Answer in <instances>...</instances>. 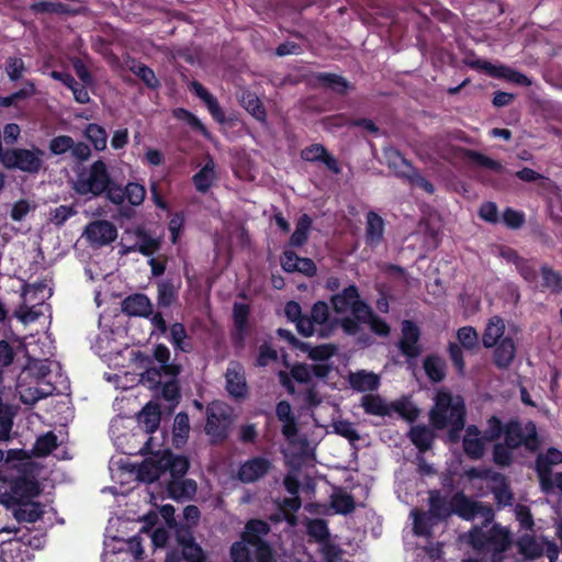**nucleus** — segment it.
Here are the masks:
<instances>
[{
  "instance_id": "f257e3e1",
  "label": "nucleus",
  "mask_w": 562,
  "mask_h": 562,
  "mask_svg": "<svg viewBox=\"0 0 562 562\" xmlns=\"http://www.w3.org/2000/svg\"><path fill=\"white\" fill-rule=\"evenodd\" d=\"M52 295L53 289L45 281L37 282V300L42 301L37 302V325L45 329L43 336L37 338L42 356L37 357V402L55 394H65L70 387L69 379L63 372L60 363L52 359L56 350L55 340L48 331L52 307L44 302Z\"/></svg>"
},
{
  "instance_id": "f03ea898",
  "label": "nucleus",
  "mask_w": 562,
  "mask_h": 562,
  "mask_svg": "<svg viewBox=\"0 0 562 562\" xmlns=\"http://www.w3.org/2000/svg\"><path fill=\"white\" fill-rule=\"evenodd\" d=\"M271 531L270 525L262 519H249L240 540L229 548L231 562H274L277 552L266 537Z\"/></svg>"
},
{
  "instance_id": "7ed1b4c3",
  "label": "nucleus",
  "mask_w": 562,
  "mask_h": 562,
  "mask_svg": "<svg viewBox=\"0 0 562 562\" xmlns=\"http://www.w3.org/2000/svg\"><path fill=\"white\" fill-rule=\"evenodd\" d=\"M434 406L429 412V422L434 429L443 430L448 426L447 438L457 443L461 438V431L465 427L467 408L462 396H453L445 389L437 391Z\"/></svg>"
},
{
  "instance_id": "20e7f679",
  "label": "nucleus",
  "mask_w": 562,
  "mask_h": 562,
  "mask_svg": "<svg viewBox=\"0 0 562 562\" xmlns=\"http://www.w3.org/2000/svg\"><path fill=\"white\" fill-rule=\"evenodd\" d=\"M468 544L479 554L490 553L486 562H504L513 539L509 530L499 524H494L488 530L473 526L468 532Z\"/></svg>"
},
{
  "instance_id": "39448f33",
  "label": "nucleus",
  "mask_w": 562,
  "mask_h": 562,
  "mask_svg": "<svg viewBox=\"0 0 562 562\" xmlns=\"http://www.w3.org/2000/svg\"><path fill=\"white\" fill-rule=\"evenodd\" d=\"M35 482L22 476L11 485L9 499L18 505L15 517L19 520L35 521Z\"/></svg>"
},
{
  "instance_id": "423d86ee",
  "label": "nucleus",
  "mask_w": 562,
  "mask_h": 562,
  "mask_svg": "<svg viewBox=\"0 0 562 562\" xmlns=\"http://www.w3.org/2000/svg\"><path fill=\"white\" fill-rule=\"evenodd\" d=\"M231 425V408L227 405L215 401L206 406L204 430L212 443L224 442L228 437Z\"/></svg>"
},
{
  "instance_id": "0eeeda50",
  "label": "nucleus",
  "mask_w": 562,
  "mask_h": 562,
  "mask_svg": "<svg viewBox=\"0 0 562 562\" xmlns=\"http://www.w3.org/2000/svg\"><path fill=\"white\" fill-rule=\"evenodd\" d=\"M111 181L105 162L98 159L90 166L88 175L80 173L78 176L75 190L81 195H100L104 193Z\"/></svg>"
},
{
  "instance_id": "6e6552de",
  "label": "nucleus",
  "mask_w": 562,
  "mask_h": 562,
  "mask_svg": "<svg viewBox=\"0 0 562 562\" xmlns=\"http://www.w3.org/2000/svg\"><path fill=\"white\" fill-rule=\"evenodd\" d=\"M330 304L336 314L350 312L358 319H363V316H369L371 313V307L361 300L356 284H350L340 293L331 295Z\"/></svg>"
},
{
  "instance_id": "1a4fd4ad",
  "label": "nucleus",
  "mask_w": 562,
  "mask_h": 562,
  "mask_svg": "<svg viewBox=\"0 0 562 562\" xmlns=\"http://www.w3.org/2000/svg\"><path fill=\"white\" fill-rule=\"evenodd\" d=\"M505 443L512 449H518L524 446L530 451H535L539 446L536 424L528 422L525 428L519 420L512 419L505 424L504 428Z\"/></svg>"
},
{
  "instance_id": "9d476101",
  "label": "nucleus",
  "mask_w": 562,
  "mask_h": 562,
  "mask_svg": "<svg viewBox=\"0 0 562 562\" xmlns=\"http://www.w3.org/2000/svg\"><path fill=\"white\" fill-rule=\"evenodd\" d=\"M562 463V451L551 447L543 454H539L536 458L535 470L539 477V483L541 491L546 494H549L553 490V480H552V465H558Z\"/></svg>"
},
{
  "instance_id": "9b49d317",
  "label": "nucleus",
  "mask_w": 562,
  "mask_h": 562,
  "mask_svg": "<svg viewBox=\"0 0 562 562\" xmlns=\"http://www.w3.org/2000/svg\"><path fill=\"white\" fill-rule=\"evenodd\" d=\"M469 66L472 69L483 70L488 76L494 77V78L506 79L508 81H512L514 83L521 85V86L530 85V80L526 75H524L522 72H519L517 70H514L507 66H503V65L495 66V65L491 64L490 61L483 60V59L472 60L469 63Z\"/></svg>"
},
{
  "instance_id": "f8f14e48",
  "label": "nucleus",
  "mask_w": 562,
  "mask_h": 562,
  "mask_svg": "<svg viewBox=\"0 0 562 562\" xmlns=\"http://www.w3.org/2000/svg\"><path fill=\"white\" fill-rule=\"evenodd\" d=\"M272 463L265 457H254L239 465L237 479L245 484H250L265 477L271 470Z\"/></svg>"
},
{
  "instance_id": "ddd939ff",
  "label": "nucleus",
  "mask_w": 562,
  "mask_h": 562,
  "mask_svg": "<svg viewBox=\"0 0 562 562\" xmlns=\"http://www.w3.org/2000/svg\"><path fill=\"white\" fill-rule=\"evenodd\" d=\"M134 234L137 240L131 246L122 245V255L139 252L145 257H151L161 248V240L153 237L145 227L137 226Z\"/></svg>"
},
{
  "instance_id": "4468645a",
  "label": "nucleus",
  "mask_w": 562,
  "mask_h": 562,
  "mask_svg": "<svg viewBox=\"0 0 562 562\" xmlns=\"http://www.w3.org/2000/svg\"><path fill=\"white\" fill-rule=\"evenodd\" d=\"M85 236L91 245L104 246L116 239L117 229L111 222L106 220H98L86 226Z\"/></svg>"
},
{
  "instance_id": "2eb2a0df",
  "label": "nucleus",
  "mask_w": 562,
  "mask_h": 562,
  "mask_svg": "<svg viewBox=\"0 0 562 562\" xmlns=\"http://www.w3.org/2000/svg\"><path fill=\"white\" fill-rule=\"evenodd\" d=\"M226 391L235 400H244L248 395V385L243 366L232 361L225 373Z\"/></svg>"
},
{
  "instance_id": "dca6fc26",
  "label": "nucleus",
  "mask_w": 562,
  "mask_h": 562,
  "mask_svg": "<svg viewBox=\"0 0 562 562\" xmlns=\"http://www.w3.org/2000/svg\"><path fill=\"white\" fill-rule=\"evenodd\" d=\"M419 338V327L413 321H404L402 324V338L398 341L402 355L408 359L419 357L423 351L422 346L418 344Z\"/></svg>"
},
{
  "instance_id": "f3484780",
  "label": "nucleus",
  "mask_w": 562,
  "mask_h": 562,
  "mask_svg": "<svg viewBox=\"0 0 562 562\" xmlns=\"http://www.w3.org/2000/svg\"><path fill=\"white\" fill-rule=\"evenodd\" d=\"M487 441L476 425H469L462 439L465 456L471 460H480L484 457Z\"/></svg>"
},
{
  "instance_id": "a211bd4d",
  "label": "nucleus",
  "mask_w": 562,
  "mask_h": 562,
  "mask_svg": "<svg viewBox=\"0 0 562 562\" xmlns=\"http://www.w3.org/2000/svg\"><path fill=\"white\" fill-rule=\"evenodd\" d=\"M301 158L307 162H323L326 168L335 175H339L341 172V167L338 160L330 155L322 144H312L302 149Z\"/></svg>"
},
{
  "instance_id": "6ab92c4d",
  "label": "nucleus",
  "mask_w": 562,
  "mask_h": 562,
  "mask_svg": "<svg viewBox=\"0 0 562 562\" xmlns=\"http://www.w3.org/2000/svg\"><path fill=\"white\" fill-rule=\"evenodd\" d=\"M383 158L389 169H391L397 178L404 181H406L415 170L413 164L393 146L385 147L383 149Z\"/></svg>"
},
{
  "instance_id": "aec40b11",
  "label": "nucleus",
  "mask_w": 562,
  "mask_h": 562,
  "mask_svg": "<svg viewBox=\"0 0 562 562\" xmlns=\"http://www.w3.org/2000/svg\"><path fill=\"white\" fill-rule=\"evenodd\" d=\"M192 89H193L195 95L199 97L204 102L212 119L215 122L223 125V124L234 121L233 117H229V119L226 117L216 97H214L211 92H209L202 83H200L198 81H193Z\"/></svg>"
},
{
  "instance_id": "412c9836",
  "label": "nucleus",
  "mask_w": 562,
  "mask_h": 562,
  "mask_svg": "<svg viewBox=\"0 0 562 562\" xmlns=\"http://www.w3.org/2000/svg\"><path fill=\"white\" fill-rule=\"evenodd\" d=\"M122 312L128 316L147 318L153 314V304L146 294L135 293L123 300Z\"/></svg>"
},
{
  "instance_id": "4be33fe9",
  "label": "nucleus",
  "mask_w": 562,
  "mask_h": 562,
  "mask_svg": "<svg viewBox=\"0 0 562 562\" xmlns=\"http://www.w3.org/2000/svg\"><path fill=\"white\" fill-rule=\"evenodd\" d=\"M493 364L499 370L508 369L516 357V345L512 337L502 338L494 347Z\"/></svg>"
},
{
  "instance_id": "5701e85b",
  "label": "nucleus",
  "mask_w": 562,
  "mask_h": 562,
  "mask_svg": "<svg viewBox=\"0 0 562 562\" xmlns=\"http://www.w3.org/2000/svg\"><path fill=\"white\" fill-rule=\"evenodd\" d=\"M313 78L318 87L329 89L338 95H346L355 88L345 77L333 72H316Z\"/></svg>"
},
{
  "instance_id": "b1692460",
  "label": "nucleus",
  "mask_w": 562,
  "mask_h": 562,
  "mask_svg": "<svg viewBox=\"0 0 562 562\" xmlns=\"http://www.w3.org/2000/svg\"><path fill=\"white\" fill-rule=\"evenodd\" d=\"M250 307L245 303H234L233 306V319L236 333L233 335V342L235 347H243L245 336L248 329V317Z\"/></svg>"
},
{
  "instance_id": "393cba45",
  "label": "nucleus",
  "mask_w": 562,
  "mask_h": 562,
  "mask_svg": "<svg viewBox=\"0 0 562 562\" xmlns=\"http://www.w3.org/2000/svg\"><path fill=\"white\" fill-rule=\"evenodd\" d=\"M42 493V483L37 480V535L41 531H46L47 528L53 527L57 521V512L50 505V499L47 497L45 502L38 499Z\"/></svg>"
},
{
  "instance_id": "a878e982",
  "label": "nucleus",
  "mask_w": 562,
  "mask_h": 562,
  "mask_svg": "<svg viewBox=\"0 0 562 562\" xmlns=\"http://www.w3.org/2000/svg\"><path fill=\"white\" fill-rule=\"evenodd\" d=\"M384 220L374 211L367 213V224L364 239L370 247H376L383 240Z\"/></svg>"
},
{
  "instance_id": "bb28decb",
  "label": "nucleus",
  "mask_w": 562,
  "mask_h": 562,
  "mask_svg": "<svg viewBox=\"0 0 562 562\" xmlns=\"http://www.w3.org/2000/svg\"><path fill=\"white\" fill-rule=\"evenodd\" d=\"M196 490V482L192 479H175L167 483L168 495L175 501L191 499Z\"/></svg>"
},
{
  "instance_id": "cd10ccee",
  "label": "nucleus",
  "mask_w": 562,
  "mask_h": 562,
  "mask_svg": "<svg viewBox=\"0 0 562 562\" xmlns=\"http://www.w3.org/2000/svg\"><path fill=\"white\" fill-rule=\"evenodd\" d=\"M479 501L470 499L463 492H457L451 497L452 514L467 521L474 520Z\"/></svg>"
},
{
  "instance_id": "c85d7f7f",
  "label": "nucleus",
  "mask_w": 562,
  "mask_h": 562,
  "mask_svg": "<svg viewBox=\"0 0 562 562\" xmlns=\"http://www.w3.org/2000/svg\"><path fill=\"white\" fill-rule=\"evenodd\" d=\"M180 282L172 279H164L157 282V305L160 308H169L178 302Z\"/></svg>"
},
{
  "instance_id": "c756f323",
  "label": "nucleus",
  "mask_w": 562,
  "mask_h": 562,
  "mask_svg": "<svg viewBox=\"0 0 562 562\" xmlns=\"http://www.w3.org/2000/svg\"><path fill=\"white\" fill-rule=\"evenodd\" d=\"M428 514L438 521L448 519L452 515L451 499L448 501L438 490L430 491Z\"/></svg>"
},
{
  "instance_id": "7c9ffc66",
  "label": "nucleus",
  "mask_w": 562,
  "mask_h": 562,
  "mask_svg": "<svg viewBox=\"0 0 562 562\" xmlns=\"http://www.w3.org/2000/svg\"><path fill=\"white\" fill-rule=\"evenodd\" d=\"M5 168H18L24 171H32L35 167V155L26 149H13L7 151L4 158Z\"/></svg>"
},
{
  "instance_id": "2f4dec72",
  "label": "nucleus",
  "mask_w": 562,
  "mask_h": 562,
  "mask_svg": "<svg viewBox=\"0 0 562 562\" xmlns=\"http://www.w3.org/2000/svg\"><path fill=\"white\" fill-rule=\"evenodd\" d=\"M408 437L420 452H427L431 449L436 435L428 426L416 425L411 428Z\"/></svg>"
},
{
  "instance_id": "473e14b6",
  "label": "nucleus",
  "mask_w": 562,
  "mask_h": 562,
  "mask_svg": "<svg viewBox=\"0 0 562 562\" xmlns=\"http://www.w3.org/2000/svg\"><path fill=\"white\" fill-rule=\"evenodd\" d=\"M504 334V319L499 316H493L492 318H490L482 336V344L484 348H493L502 338L505 337Z\"/></svg>"
},
{
  "instance_id": "72a5a7b5",
  "label": "nucleus",
  "mask_w": 562,
  "mask_h": 562,
  "mask_svg": "<svg viewBox=\"0 0 562 562\" xmlns=\"http://www.w3.org/2000/svg\"><path fill=\"white\" fill-rule=\"evenodd\" d=\"M459 154L462 158L480 167L490 169L496 173H501L504 170V166L493 158L470 148H459Z\"/></svg>"
},
{
  "instance_id": "f704fd0d",
  "label": "nucleus",
  "mask_w": 562,
  "mask_h": 562,
  "mask_svg": "<svg viewBox=\"0 0 562 562\" xmlns=\"http://www.w3.org/2000/svg\"><path fill=\"white\" fill-rule=\"evenodd\" d=\"M164 471L170 473L171 480L183 477L190 467V462L187 457L176 456L171 452H167L162 456Z\"/></svg>"
},
{
  "instance_id": "c9c22d12",
  "label": "nucleus",
  "mask_w": 562,
  "mask_h": 562,
  "mask_svg": "<svg viewBox=\"0 0 562 562\" xmlns=\"http://www.w3.org/2000/svg\"><path fill=\"white\" fill-rule=\"evenodd\" d=\"M169 340L175 350L189 353L193 350L191 338L182 323H173L169 328Z\"/></svg>"
},
{
  "instance_id": "e433bc0d",
  "label": "nucleus",
  "mask_w": 562,
  "mask_h": 562,
  "mask_svg": "<svg viewBox=\"0 0 562 562\" xmlns=\"http://www.w3.org/2000/svg\"><path fill=\"white\" fill-rule=\"evenodd\" d=\"M161 419L160 408L157 404L147 403L138 414V423L143 425L147 434H154Z\"/></svg>"
},
{
  "instance_id": "4c0bfd02",
  "label": "nucleus",
  "mask_w": 562,
  "mask_h": 562,
  "mask_svg": "<svg viewBox=\"0 0 562 562\" xmlns=\"http://www.w3.org/2000/svg\"><path fill=\"white\" fill-rule=\"evenodd\" d=\"M349 383L358 392L375 391L380 385V378L372 372L358 371L350 374Z\"/></svg>"
},
{
  "instance_id": "58836bf2",
  "label": "nucleus",
  "mask_w": 562,
  "mask_h": 562,
  "mask_svg": "<svg viewBox=\"0 0 562 562\" xmlns=\"http://www.w3.org/2000/svg\"><path fill=\"white\" fill-rule=\"evenodd\" d=\"M447 364L445 360L437 355H429L424 360V370L431 382L439 383L446 378Z\"/></svg>"
},
{
  "instance_id": "ea45409f",
  "label": "nucleus",
  "mask_w": 562,
  "mask_h": 562,
  "mask_svg": "<svg viewBox=\"0 0 562 562\" xmlns=\"http://www.w3.org/2000/svg\"><path fill=\"white\" fill-rule=\"evenodd\" d=\"M162 457L159 459H145L137 471L140 481L151 483L160 477L164 473Z\"/></svg>"
},
{
  "instance_id": "a19ab883",
  "label": "nucleus",
  "mask_w": 562,
  "mask_h": 562,
  "mask_svg": "<svg viewBox=\"0 0 562 562\" xmlns=\"http://www.w3.org/2000/svg\"><path fill=\"white\" fill-rule=\"evenodd\" d=\"M127 67L146 87L150 89H157L159 87V80L156 78L154 70L147 65L133 58L127 61Z\"/></svg>"
},
{
  "instance_id": "79ce46f5",
  "label": "nucleus",
  "mask_w": 562,
  "mask_h": 562,
  "mask_svg": "<svg viewBox=\"0 0 562 562\" xmlns=\"http://www.w3.org/2000/svg\"><path fill=\"white\" fill-rule=\"evenodd\" d=\"M541 288L549 290L553 294L562 292V274L548 265L540 267Z\"/></svg>"
},
{
  "instance_id": "37998d69",
  "label": "nucleus",
  "mask_w": 562,
  "mask_h": 562,
  "mask_svg": "<svg viewBox=\"0 0 562 562\" xmlns=\"http://www.w3.org/2000/svg\"><path fill=\"white\" fill-rule=\"evenodd\" d=\"M361 406L369 415L390 416V405L378 394H367L361 398Z\"/></svg>"
},
{
  "instance_id": "c03bdc74",
  "label": "nucleus",
  "mask_w": 562,
  "mask_h": 562,
  "mask_svg": "<svg viewBox=\"0 0 562 562\" xmlns=\"http://www.w3.org/2000/svg\"><path fill=\"white\" fill-rule=\"evenodd\" d=\"M244 109L257 121L266 122L267 112L260 99L250 91H245L241 95Z\"/></svg>"
},
{
  "instance_id": "a18cd8bd",
  "label": "nucleus",
  "mask_w": 562,
  "mask_h": 562,
  "mask_svg": "<svg viewBox=\"0 0 562 562\" xmlns=\"http://www.w3.org/2000/svg\"><path fill=\"white\" fill-rule=\"evenodd\" d=\"M518 551L527 559L535 560L543 554V547L533 536L522 535L517 541Z\"/></svg>"
},
{
  "instance_id": "49530a36",
  "label": "nucleus",
  "mask_w": 562,
  "mask_h": 562,
  "mask_svg": "<svg viewBox=\"0 0 562 562\" xmlns=\"http://www.w3.org/2000/svg\"><path fill=\"white\" fill-rule=\"evenodd\" d=\"M58 447V438L54 431H47L37 436V477L41 475L38 459L49 456Z\"/></svg>"
},
{
  "instance_id": "de8ad7c7",
  "label": "nucleus",
  "mask_w": 562,
  "mask_h": 562,
  "mask_svg": "<svg viewBox=\"0 0 562 562\" xmlns=\"http://www.w3.org/2000/svg\"><path fill=\"white\" fill-rule=\"evenodd\" d=\"M300 351L307 353V357L313 361H327L336 355L337 346L334 344L312 346L306 342V347H301Z\"/></svg>"
},
{
  "instance_id": "09e8293b",
  "label": "nucleus",
  "mask_w": 562,
  "mask_h": 562,
  "mask_svg": "<svg viewBox=\"0 0 562 562\" xmlns=\"http://www.w3.org/2000/svg\"><path fill=\"white\" fill-rule=\"evenodd\" d=\"M190 431L189 416L184 412L176 415L173 420L172 434L173 442L177 447L187 442Z\"/></svg>"
},
{
  "instance_id": "8fccbe9b",
  "label": "nucleus",
  "mask_w": 562,
  "mask_h": 562,
  "mask_svg": "<svg viewBox=\"0 0 562 562\" xmlns=\"http://www.w3.org/2000/svg\"><path fill=\"white\" fill-rule=\"evenodd\" d=\"M214 180L213 162L205 164L193 177L192 181L196 191L206 193Z\"/></svg>"
},
{
  "instance_id": "3c124183",
  "label": "nucleus",
  "mask_w": 562,
  "mask_h": 562,
  "mask_svg": "<svg viewBox=\"0 0 562 562\" xmlns=\"http://www.w3.org/2000/svg\"><path fill=\"white\" fill-rule=\"evenodd\" d=\"M391 411L397 413L408 423L415 422L419 416V409L406 397L392 402L390 404V412Z\"/></svg>"
},
{
  "instance_id": "603ef678",
  "label": "nucleus",
  "mask_w": 562,
  "mask_h": 562,
  "mask_svg": "<svg viewBox=\"0 0 562 562\" xmlns=\"http://www.w3.org/2000/svg\"><path fill=\"white\" fill-rule=\"evenodd\" d=\"M307 535L318 543L327 542L330 538L328 524L323 518H314L307 521Z\"/></svg>"
},
{
  "instance_id": "864d4df0",
  "label": "nucleus",
  "mask_w": 562,
  "mask_h": 562,
  "mask_svg": "<svg viewBox=\"0 0 562 562\" xmlns=\"http://www.w3.org/2000/svg\"><path fill=\"white\" fill-rule=\"evenodd\" d=\"M515 267L520 277L528 283H535L538 280V269L535 259L515 257Z\"/></svg>"
},
{
  "instance_id": "5fc2aeb1",
  "label": "nucleus",
  "mask_w": 562,
  "mask_h": 562,
  "mask_svg": "<svg viewBox=\"0 0 562 562\" xmlns=\"http://www.w3.org/2000/svg\"><path fill=\"white\" fill-rule=\"evenodd\" d=\"M37 13H54L58 15H76L79 13L78 9L72 8L70 4L63 2L52 1H37Z\"/></svg>"
},
{
  "instance_id": "6e6d98bb",
  "label": "nucleus",
  "mask_w": 562,
  "mask_h": 562,
  "mask_svg": "<svg viewBox=\"0 0 562 562\" xmlns=\"http://www.w3.org/2000/svg\"><path fill=\"white\" fill-rule=\"evenodd\" d=\"M457 339L460 347L468 351H475L479 348V335L474 327L463 326L457 331Z\"/></svg>"
},
{
  "instance_id": "4d7b16f0",
  "label": "nucleus",
  "mask_w": 562,
  "mask_h": 562,
  "mask_svg": "<svg viewBox=\"0 0 562 562\" xmlns=\"http://www.w3.org/2000/svg\"><path fill=\"white\" fill-rule=\"evenodd\" d=\"M413 531L416 536H430L435 522L432 517L425 512L414 510Z\"/></svg>"
},
{
  "instance_id": "13d9d810",
  "label": "nucleus",
  "mask_w": 562,
  "mask_h": 562,
  "mask_svg": "<svg viewBox=\"0 0 562 562\" xmlns=\"http://www.w3.org/2000/svg\"><path fill=\"white\" fill-rule=\"evenodd\" d=\"M331 507L337 514L349 515L356 509L355 498L346 492L334 494L331 496Z\"/></svg>"
},
{
  "instance_id": "bf43d9fd",
  "label": "nucleus",
  "mask_w": 562,
  "mask_h": 562,
  "mask_svg": "<svg viewBox=\"0 0 562 562\" xmlns=\"http://www.w3.org/2000/svg\"><path fill=\"white\" fill-rule=\"evenodd\" d=\"M331 120L334 122L333 124L335 126H337V127H341V126L348 125V126L362 127V128H364L366 131H368V132H370L372 134H376L379 132V127L370 119L363 117V119L348 120L346 117V115L340 114V115L334 116Z\"/></svg>"
},
{
  "instance_id": "052dcab7",
  "label": "nucleus",
  "mask_w": 562,
  "mask_h": 562,
  "mask_svg": "<svg viewBox=\"0 0 562 562\" xmlns=\"http://www.w3.org/2000/svg\"><path fill=\"white\" fill-rule=\"evenodd\" d=\"M86 137L93 144L95 150H104L106 147L108 134L105 130L95 123L86 127Z\"/></svg>"
},
{
  "instance_id": "680f3d73",
  "label": "nucleus",
  "mask_w": 562,
  "mask_h": 562,
  "mask_svg": "<svg viewBox=\"0 0 562 562\" xmlns=\"http://www.w3.org/2000/svg\"><path fill=\"white\" fill-rule=\"evenodd\" d=\"M334 431L348 439L350 442L358 441L360 439V435L355 428L353 424L346 419L336 420L333 424Z\"/></svg>"
},
{
  "instance_id": "e2e57ef3",
  "label": "nucleus",
  "mask_w": 562,
  "mask_h": 562,
  "mask_svg": "<svg viewBox=\"0 0 562 562\" xmlns=\"http://www.w3.org/2000/svg\"><path fill=\"white\" fill-rule=\"evenodd\" d=\"M505 425L497 416H491L487 419V427L485 428L482 436L487 442L496 441L502 435H504Z\"/></svg>"
},
{
  "instance_id": "0e129e2a",
  "label": "nucleus",
  "mask_w": 562,
  "mask_h": 562,
  "mask_svg": "<svg viewBox=\"0 0 562 562\" xmlns=\"http://www.w3.org/2000/svg\"><path fill=\"white\" fill-rule=\"evenodd\" d=\"M512 448L506 443H495L493 447V461L498 467H508L513 462Z\"/></svg>"
},
{
  "instance_id": "69168bd1",
  "label": "nucleus",
  "mask_w": 562,
  "mask_h": 562,
  "mask_svg": "<svg viewBox=\"0 0 562 562\" xmlns=\"http://www.w3.org/2000/svg\"><path fill=\"white\" fill-rule=\"evenodd\" d=\"M124 189L126 193L125 199L131 205L138 206L144 202L146 196V190L144 186L137 182H128Z\"/></svg>"
},
{
  "instance_id": "338daca9",
  "label": "nucleus",
  "mask_w": 562,
  "mask_h": 562,
  "mask_svg": "<svg viewBox=\"0 0 562 562\" xmlns=\"http://www.w3.org/2000/svg\"><path fill=\"white\" fill-rule=\"evenodd\" d=\"M363 319H360L361 323H367L370 325L371 330L379 335V336H387L391 331L390 325L382 319L381 317L376 316L373 311L371 310V313L369 316H363Z\"/></svg>"
},
{
  "instance_id": "774afa93",
  "label": "nucleus",
  "mask_w": 562,
  "mask_h": 562,
  "mask_svg": "<svg viewBox=\"0 0 562 562\" xmlns=\"http://www.w3.org/2000/svg\"><path fill=\"white\" fill-rule=\"evenodd\" d=\"M448 355L458 373L460 375H463L465 371V362L463 358L462 347H460V345L457 342H449Z\"/></svg>"
}]
</instances>
